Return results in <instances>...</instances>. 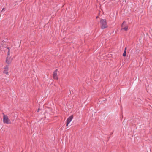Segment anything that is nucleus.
Returning a JSON list of instances; mask_svg holds the SVG:
<instances>
[{"label":"nucleus","instance_id":"nucleus-3","mask_svg":"<svg viewBox=\"0 0 152 152\" xmlns=\"http://www.w3.org/2000/svg\"><path fill=\"white\" fill-rule=\"evenodd\" d=\"M58 70L57 69H56L53 72V78L54 79L58 80V78L57 77V72Z\"/></svg>","mask_w":152,"mask_h":152},{"label":"nucleus","instance_id":"nucleus-17","mask_svg":"<svg viewBox=\"0 0 152 152\" xmlns=\"http://www.w3.org/2000/svg\"><path fill=\"white\" fill-rule=\"evenodd\" d=\"M98 17H98V16H97L96 17V18H98Z\"/></svg>","mask_w":152,"mask_h":152},{"label":"nucleus","instance_id":"nucleus-20","mask_svg":"<svg viewBox=\"0 0 152 152\" xmlns=\"http://www.w3.org/2000/svg\"><path fill=\"white\" fill-rule=\"evenodd\" d=\"M109 138H110V137H108V139H109ZM108 140H109V139H108Z\"/></svg>","mask_w":152,"mask_h":152},{"label":"nucleus","instance_id":"nucleus-14","mask_svg":"<svg viewBox=\"0 0 152 152\" xmlns=\"http://www.w3.org/2000/svg\"><path fill=\"white\" fill-rule=\"evenodd\" d=\"M5 10V9L4 8H3L2 10L1 11V12H2V11H3L4 10Z\"/></svg>","mask_w":152,"mask_h":152},{"label":"nucleus","instance_id":"nucleus-4","mask_svg":"<svg viewBox=\"0 0 152 152\" xmlns=\"http://www.w3.org/2000/svg\"><path fill=\"white\" fill-rule=\"evenodd\" d=\"M10 57L7 56L6 58V62L8 64H9L10 63L11 60L10 59Z\"/></svg>","mask_w":152,"mask_h":152},{"label":"nucleus","instance_id":"nucleus-16","mask_svg":"<svg viewBox=\"0 0 152 152\" xmlns=\"http://www.w3.org/2000/svg\"><path fill=\"white\" fill-rule=\"evenodd\" d=\"M39 110V109L38 108V110H37V111L38 112Z\"/></svg>","mask_w":152,"mask_h":152},{"label":"nucleus","instance_id":"nucleus-19","mask_svg":"<svg viewBox=\"0 0 152 152\" xmlns=\"http://www.w3.org/2000/svg\"><path fill=\"white\" fill-rule=\"evenodd\" d=\"M113 134V132H112L111 133L110 135L112 134Z\"/></svg>","mask_w":152,"mask_h":152},{"label":"nucleus","instance_id":"nucleus-21","mask_svg":"<svg viewBox=\"0 0 152 152\" xmlns=\"http://www.w3.org/2000/svg\"><path fill=\"white\" fill-rule=\"evenodd\" d=\"M6 39H7H7H8L7 38Z\"/></svg>","mask_w":152,"mask_h":152},{"label":"nucleus","instance_id":"nucleus-5","mask_svg":"<svg viewBox=\"0 0 152 152\" xmlns=\"http://www.w3.org/2000/svg\"><path fill=\"white\" fill-rule=\"evenodd\" d=\"M73 115H72L69 117L66 120V122L69 123L71 122L73 118Z\"/></svg>","mask_w":152,"mask_h":152},{"label":"nucleus","instance_id":"nucleus-2","mask_svg":"<svg viewBox=\"0 0 152 152\" xmlns=\"http://www.w3.org/2000/svg\"><path fill=\"white\" fill-rule=\"evenodd\" d=\"M3 120L4 123H6L7 124L11 123V122L10 121L8 117L6 115H4Z\"/></svg>","mask_w":152,"mask_h":152},{"label":"nucleus","instance_id":"nucleus-12","mask_svg":"<svg viewBox=\"0 0 152 152\" xmlns=\"http://www.w3.org/2000/svg\"><path fill=\"white\" fill-rule=\"evenodd\" d=\"M66 126H68V124H69V123H68V122H66Z\"/></svg>","mask_w":152,"mask_h":152},{"label":"nucleus","instance_id":"nucleus-1","mask_svg":"<svg viewBox=\"0 0 152 152\" xmlns=\"http://www.w3.org/2000/svg\"><path fill=\"white\" fill-rule=\"evenodd\" d=\"M101 27L102 29H103L107 27V25L105 19H101L100 22Z\"/></svg>","mask_w":152,"mask_h":152},{"label":"nucleus","instance_id":"nucleus-11","mask_svg":"<svg viewBox=\"0 0 152 152\" xmlns=\"http://www.w3.org/2000/svg\"><path fill=\"white\" fill-rule=\"evenodd\" d=\"M125 22V21H124L123 23H122V25H121V26L122 27L123 26V25L124 24V23Z\"/></svg>","mask_w":152,"mask_h":152},{"label":"nucleus","instance_id":"nucleus-15","mask_svg":"<svg viewBox=\"0 0 152 152\" xmlns=\"http://www.w3.org/2000/svg\"><path fill=\"white\" fill-rule=\"evenodd\" d=\"M7 49H8V50H10V48H7Z\"/></svg>","mask_w":152,"mask_h":152},{"label":"nucleus","instance_id":"nucleus-10","mask_svg":"<svg viewBox=\"0 0 152 152\" xmlns=\"http://www.w3.org/2000/svg\"><path fill=\"white\" fill-rule=\"evenodd\" d=\"M10 55V50H8L7 52V56H9Z\"/></svg>","mask_w":152,"mask_h":152},{"label":"nucleus","instance_id":"nucleus-9","mask_svg":"<svg viewBox=\"0 0 152 152\" xmlns=\"http://www.w3.org/2000/svg\"><path fill=\"white\" fill-rule=\"evenodd\" d=\"M128 27H127V26H126V27H124V28H122V29H124L125 31H127V30Z\"/></svg>","mask_w":152,"mask_h":152},{"label":"nucleus","instance_id":"nucleus-7","mask_svg":"<svg viewBox=\"0 0 152 152\" xmlns=\"http://www.w3.org/2000/svg\"><path fill=\"white\" fill-rule=\"evenodd\" d=\"M4 73H6V74H7L8 73V72H7V67H6V68H4Z\"/></svg>","mask_w":152,"mask_h":152},{"label":"nucleus","instance_id":"nucleus-6","mask_svg":"<svg viewBox=\"0 0 152 152\" xmlns=\"http://www.w3.org/2000/svg\"><path fill=\"white\" fill-rule=\"evenodd\" d=\"M7 42L6 41H4V40H3L1 42V45H3V47H4V48H5V46H4V45H5V44H4V43H6V42Z\"/></svg>","mask_w":152,"mask_h":152},{"label":"nucleus","instance_id":"nucleus-8","mask_svg":"<svg viewBox=\"0 0 152 152\" xmlns=\"http://www.w3.org/2000/svg\"><path fill=\"white\" fill-rule=\"evenodd\" d=\"M123 56L124 57H125L126 56V51L124 50V53L123 54Z\"/></svg>","mask_w":152,"mask_h":152},{"label":"nucleus","instance_id":"nucleus-13","mask_svg":"<svg viewBox=\"0 0 152 152\" xmlns=\"http://www.w3.org/2000/svg\"><path fill=\"white\" fill-rule=\"evenodd\" d=\"M126 49H127V48L126 47L125 48V49H124V50H125L126 51Z\"/></svg>","mask_w":152,"mask_h":152},{"label":"nucleus","instance_id":"nucleus-18","mask_svg":"<svg viewBox=\"0 0 152 152\" xmlns=\"http://www.w3.org/2000/svg\"><path fill=\"white\" fill-rule=\"evenodd\" d=\"M2 114L3 115V116H4V115H5L4 113H2Z\"/></svg>","mask_w":152,"mask_h":152}]
</instances>
